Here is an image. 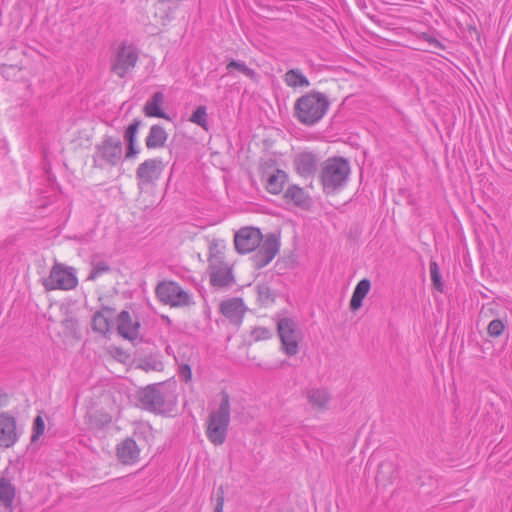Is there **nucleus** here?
<instances>
[{"mask_svg": "<svg viewBox=\"0 0 512 512\" xmlns=\"http://www.w3.org/2000/svg\"><path fill=\"white\" fill-rule=\"evenodd\" d=\"M122 154L121 140L113 136H105L101 143L96 146L93 160L100 167L104 165L116 166L120 162Z\"/></svg>", "mask_w": 512, "mask_h": 512, "instance_id": "1a4fd4ad", "label": "nucleus"}, {"mask_svg": "<svg viewBox=\"0 0 512 512\" xmlns=\"http://www.w3.org/2000/svg\"><path fill=\"white\" fill-rule=\"evenodd\" d=\"M22 431L18 429L14 416L8 412L0 413V447L10 448L18 440Z\"/></svg>", "mask_w": 512, "mask_h": 512, "instance_id": "ddd939ff", "label": "nucleus"}, {"mask_svg": "<svg viewBox=\"0 0 512 512\" xmlns=\"http://www.w3.org/2000/svg\"><path fill=\"white\" fill-rule=\"evenodd\" d=\"M91 271L87 277V280H91V281H94L96 280L98 277H100L101 275L105 274V273H108L111 268L109 266V264L106 262V261H95L93 260L91 262Z\"/></svg>", "mask_w": 512, "mask_h": 512, "instance_id": "c756f323", "label": "nucleus"}, {"mask_svg": "<svg viewBox=\"0 0 512 512\" xmlns=\"http://www.w3.org/2000/svg\"><path fill=\"white\" fill-rule=\"evenodd\" d=\"M226 70L227 74H232L233 71L236 70L253 81H257L258 79V74L256 73V71L248 67L243 61L232 59L230 62L227 63Z\"/></svg>", "mask_w": 512, "mask_h": 512, "instance_id": "cd10ccee", "label": "nucleus"}, {"mask_svg": "<svg viewBox=\"0 0 512 512\" xmlns=\"http://www.w3.org/2000/svg\"><path fill=\"white\" fill-rule=\"evenodd\" d=\"M179 376L186 383L192 379V371L188 364H181L178 369Z\"/></svg>", "mask_w": 512, "mask_h": 512, "instance_id": "e433bc0d", "label": "nucleus"}, {"mask_svg": "<svg viewBox=\"0 0 512 512\" xmlns=\"http://www.w3.org/2000/svg\"><path fill=\"white\" fill-rule=\"evenodd\" d=\"M142 447L136 439L128 437L121 441L116 447L118 460L125 465H132L140 460Z\"/></svg>", "mask_w": 512, "mask_h": 512, "instance_id": "2eb2a0df", "label": "nucleus"}, {"mask_svg": "<svg viewBox=\"0 0 512 512\" xmlns=\"http://www.w3.org/2000/svg\"><path fill=\"white\" fill-rule=\"evenodd\" d=\"M117 331L123 338L134 341L138 338L140 332V322L137 317L123 310L117 317Z\"/></svg>", "mask_w": 512, "mask_h": 512, "instance_id": "4468645a", "label": "nucleus"}, {"mask_svg": "<svg viewBox=\"0 0 512 512\" xmlns=\"http://www.w3.org/2000/svg\"><path fill=\"white\" fill-rule=\"evenodd\" d=\"M139 51L132 44L121 43L111 58L110 70L119 78H125L136 66Z\"/></svg>", "mask_w": 512, "mask_h": 512, "instance_id": "6e6552de", "label": "nucleus"}, {"mask_svg": "<svg viewBox=\"0 0 512 512\" xmlns=\"http://www.w3.org/2000/svg\"><path fill=\"white\" fill-rule=\"evenodd\" d=\"M223 248V242L216 239L209 244L208 271L210 284L218 288L231 286L235 281L231 266L224 261Z\"/></svg>", "mask_w": 512, "mask_h": 512, "instance_id": "423d86ee", "label": "nucleus"}, {"mask_svg": "<svg viewBox=\"0 0 512 512\" xmlns=\"http://www.w3.org/2000/svg\"><path fill=\"white\" fill-rule=\"evenodd\" d=\"M351 166L344 157H329L322 164L319 180L323 192L327 195L334 194L343 189L349 179Z\"/></svg>", "mask_w": 512, "mask_h": 512, "instance_id": "20e7f679", "label": "nucleus"}, {"mask_svg": "<svg viewBox=\"0 0 512 512\" xmlns=\"http://www.w3.org/2000/svg\"><path fill=\"white\" fill-rule=\"evenodd\" d=\"M164 102V94L162 92H155L145 103L144 113L147 117H158L168 119L166 113L161 109Z\"/></svg>", "mask_w": 512, "mask_h": 512, "instance_id": "4be33fe9", "label": "nucleus"}, {"mask_svg": "<svg viewBox=\"0 0 512 512\" xmlns=\"http://www.w3.org/2000/svg\"><path fill=\"white\" fill-rule=\"evenodd\" d=\"M142 447L149 446L154 439L153 428L148 423H140L136 426L133 437Z\"/></svg>", "mask_w": 512, "mask_h": 512, "instance_id": "bb28decb", "label": "nucleus"}, {"mask_svg": "<svg viewBox=\"0 0 512 512\" xmlns=\"http://www.w3.org/2000/svg\"><path fill=\"white\" fill-rule=\"evenodd\" d=\"M258 300L263 304H268L274 301V296L270 287L266 284L257 286Z\"/></svg>", "mask_w": 512, "mask_h": 512, "instance_id": "473e14b6", "label": "nucleus"}, {"mask_svg": "<svg viewBox=\"0 0 512 512\" xmlns=\"http://www.w3.org/2000/svg\"><path fill=\"white\" fill-rule=\"evenodd\" d=\"M142 124L140 119H134L124 133V140L127 144L136 143L137 133Z\"/></svg>", "mask_w": 512, "mask_h": 512, "instance_id": "7c9ffc66", "label": "nucleus"}, {"mask_svg": "<svg viewBox=\"0 0 512 512\" xmlns=\"http://www.w3.org/2000/svg\"><path fill=\"white\" fill-rule=\"evenodd\" d=\"M189 121L193 124L198 125L203 130L208 131L209 130V122H208V114H207V108L204 105L198 106L191 116L189 117Z\"/></svg>", "mask_w": 512, "mask_h": 512, "instance_id": "c85d7f7f", "label": "nucleus"}, {"mask_svg": "<svg viewBox=\"0 0 512 512\" xmlns=\"http://www.w3.org/2000/svg\"><path fill=\"white\" fill-rule=\"evenodd\" d=\"M277 332L285 354L288 356L296 355L299 351V342L302 337L297 323L291 318H282L277 323Z\"/></svg>", "mask_w": 512, "mask_h": 512, "instance_id": "9b49d317", "label": "nucleus"}, {"mask_svg": "<svg viewBox=\"0 0 512 512\" xmlns=\"http://www.w3.org/2000/svg\"><path fill=\"white\" fill-rule=\"evenodd\" d=\"M287 181V173L281 169H276L273 173L267 175L265 188L269 193L277 195L282 192Z\"/></svg>", "mask_w": 512, "mask_h": 512, "instance_id": "5701e85b", "label": "nucleus"}, {"mask_svg": "<svg viewBox=\"0 0 512 512\" xmlns=\"http://www.w3.org/2000/svg\"><path fill=\"white\" fill-rule=\"evenodd\" d=\"M42 284L47 291L72 290L78 285V279L74 268L55 263L49 276L43 279Z\"/></svg>", "mask_w": 512, "mask_h": 512, "instance_id": "0eeeda50", "label": "nucleus"}, {"mask_svg": "<svg viewBox=\"0 0 512 512\" xmlns=\"http://www.w3.org/2000/svg\"><path fill=\"white\" fill-rule=\"evenodd\" d=\"M230 421V397L227 392L222 391L219 406L210 410L205 422V433L210 443L215 446L225 443Z\"/></svg>", "mask_w": 512, "mask_h": 512, "instance_id": "39448f33", "label": "nucleus"}, {"mask_svg": "<svg viewBox=\"0 0 512 512\" xmlns=\"http://www.w3.org/2000/svg\"><path fill=\"white\" fill-rule=\"evenodd\" d=\"M114 314V309L110 307H103L97 311L92 320V329L95 332L105 335L111 328V319Z\"/></svg>", "mask_w": 512, "mask_h": 512, "instance_id": "6ab92c4d", "label": "nucleus"}, {"mask_svg": "<svg viewBox=\"0 0 512 512\" xmlns=\"http://www.w3.org/2000/svg\"><path fill=\"white\" fill-rule=\"evenodd\" d=\"M309 404L317 410L328 409L331 401V394L325 388H311L306 393Z\"/></svg>", "mask_w": 512, "mask_h": 512, "instance_id": "a211bd4d", "label": "nucleus"}, {"mask_svg": "<svg viewBox=\"0 0 512 512\" xmlns=\"http://www.w3.org/2000/svg\"><path fill=\"white\" fill-rule=\"evenodd\" d=\"M62 325L66 329L74 330L77 328V321L74 318H66L63 320Z\"/></svg>", "mask_w": 512, "mask_h": 512, "instance_id": "ea45409f", "label": "nucleus"}, {"mask_svg": "<svg viewBox=\"0 0 512 512\" xmlns=\"http://www.w3.org/2000/svg\"><path fill=\"white\" fill-rule=\"evenodd\" d=\"M488 334L492 337H498L502 334L504 330V325L501 320L494 319L488 325Z\"/></svg>", "mask_w": 512, "mask_h": 512, "instance_id": "c9c22d12", "label": "nucleus"}, {"mask_svg": "<svg viewBox=\"0 0 512 512\" xmlns=\"http://www.w3.org/2000/svg\"><path fill=\"white\" fill-rule=\"evenodd\" d=\"M45 430V422L41 416H37L33 422V432L31 436V442H35Z\"/></svg>", "mask_w": 512, "mask_h": 512, "instance_id": "72a5a7b5", "label": "nucleus"}, {"mask_svg": "<svg viewBox=\"0 0 512 512\" xmlns=\"http://www.w3.org/2000/svg\"><path fill=\"white\" fill-rule=\"evenodd\" d=\"M139 153V148L136 143L127 144V151L125 157L127 159L134 158Z\"/></svg>", "mask_w": 512, "mask_h": 512, "instance_id": "4c0bfd02", "label": "nucleus"}, {"mask_svg": "<svg viewBox=\"0 0 512 512\" xmlns=\"http://www.w3.org/2000/svg\"><path fill=\"white\" fill-rule=\"evenodd\" d=\"M16 495L15 485L6 475L0 477V504L5 509L11 510Z\"/></svg>", "mask_w": 512, "mask_h": 512, "instance_id": "412c9836", "label": "nucleus"}, {"mask_svg": "<svg viewBox=\"0 0 512 512\" xmlns=\"http://www.w3.org/2000/svg\"><path fill=\"white\" fill-rule=\"evenodd\" d=\"M284 198L299 207L307 205L310 200L305 190L298 185H290L285 191Z\"/></svg>", "mask_w": 512, "mask_h": 512, "instance_id": "a878e982", "label": "nucleus"}, {"mask_svg": "<svg viewBox=\"0 0 512 512\" xmlns=\"http://www.w3.org/2000/svg\"><path fill=\"white\" fill-rule=\"evenodd\" d=\"M329 107L330 101L326 94L311 90L296 99L293 116L299 123L311 127L323 119Z\"/></svg>", "mask_w": 512, "mask_h": 512, "instance_id": "f03ea898", "label": "nucleus"}, {"mask_svg": "<svg viewBox=\"0 0 512 512\" xmlns=\"http://www.w3.org/2000/svg\"><path fill=\"white\" fill-rule=\"evenodd\" d=\"M165 164L161 158L147 159L136 169V179L139 188L154 184L161 176Z\"/></svg>", "mask_w": 512, "mask_h": 512, "instance_id": "f8f14e48", "label": "nucleus"}, {"mask_svg": "<svg viewBox=\"0 0 512 512\" xmlns=\"http://www.w3.org/2000/svg\"><path fill=\"white\" fill-rule=\"evenodd\" d=\"M246 307L241 298H231L220 304V312L235 325L242 323Z\"/></svg>", "mask_w": 512, "mask_h": 512, "instance_id": "f3484780", "label": "nucleus"}, {"mask_svg": "<svg viewBox=\"0 0 512 512\" xmlns=\"http://www.w3.org/2000/svg\"><path fill=\"white\" fill-rule=\"evenodd\" d=\"M284 83L290 88H307L310 81L298 68L289 69L283 76Z\"/></svg>", "mask_w": 512, "mask_h": 512, "instance_id": "b1692460", "label": "nucleus"}, {"mask_svg": "<svg viewBox=\"0 0 512 512\" xmlns=\"http://www.w3.org/2000/svg\"><path fill=\"white\" fill-rule=\"evenodd\" d=\"M251 336L255 341L267 340L272 336L271 330L266 327H256L252 330Z\"/></svg>", "mask_w": 512, "mask_h": 512, "instance_id": "f704fd0d", "label": "nucleus"}, {"mask_svg": "<svg viewBox=\"0 0 512 512\" xmlns=\"http://www.w3.org/2000/svg\"><path fill=\"white\" fill-rule=\"evenodd\" d=\"M223 506H224V493L221 490V492L217 494L214 512H223Z\"/></svg>", "mask_w": 512, "mask_h": 512, "instance_id": "58836bf2", "label": "nucleus"}, {"mask_svg": "<svg viewBox=\"0 0 512 512\" xmlns=\"http://www.w3.org/2000/svg\"><path fill=\"white\" fill-rule=\"evenodd\" d=\"M9 396L6 392L0 388V408L6 406L8 404Z\"/></svg>", "mask_w": 512, "mask_h": 512, "instance_id": "a19ab883", "label": "nucleus"}, {"mask_svg": "<svg viewBox=\"0 0 512 512\" xmlns=\"http://www.w3.org/2000/svg\"><path fill=\"white\" fill-rule=\"evenodd\" d=\"M160 302L171 307H184L191 303V297L182 287L174 281H162L155 289Z\"/></svg>", "mask_w": 512, "mask_h": 512, "instance_id": "9d476101", "label": "nucleus"}, {"mask_svg": "<svg viewBox=\"0 0 512 512\" xmlns=\"http://www.w3.org/2000/svg\"><path fill=\"white\" fill-rule=\"evenodd\" d=\"M319 158L317 154L309 151L298 153L293 161L296 172L301 177H310L314 175L318 168Z\"/></svg>", "mask_w": 512, "mask_h": 512, "instance_id": "dca6fc26", "label": "nucleus"}, {"mask_svg": "<svg viewBox=\"0 0 512 512\" xmlns=\"http://www.w3.org/2000/svg\"><path fill=\"white\" fill-rule=\"evenodd\" d=\"M234 246L240 254H247L257 249L252 257V261L256 269H262L279 252L280 241L279 237L274 233H269L264 237L258 228L243 227L234 235Z\"/></svg>", "mask_w": 512, "mask_h": 512, "instance_id": "f257e3e1", "label": "nucleus"}, {"mask_svg": "<svg viewBox=\"0 0 512 512\" xmlns=\"http://www.w3.org/2000/svg\"><path fill=\"white\" fill-rule=\"evenodd\" d=\"M430 276L434 288L439 292H443V283L441 281L439 266L435 261L430 263Z\"/></svg>", "mask_w": 512, "mask_h": 512, "instance_id": "2f4dec72", "label": "nucleus"}, {"mask_svg": "<svg viewBox=\"0 0 512 512\" xmlns=\"http://www.w3.org/2000/svg\"><path fill=\"white\" fill-rule=\"evenodd\" d=\"M168 139V133L159 124H154L150 127L148 135L145 138V145L148 149L163 148Z\"/></svg>", "mask_w": 512, "mask_h": 512, "instance_id": "aec40b11", "label": "nucleus"}, {"mask_svg": "<svg viewBox=\"0 0 512 512\" xmlns=\"http://www.w3.org/2000/svg\"><path fill=\"white\" fill-rule=\"evenodd\" d=\"M371 283L368 279L364 278L360 280L351 297L350 300V309L353 311L358 310L362 306L363 299L367 296L370 291Z\"/></svg>", "mask_w": 512, "mask_h": 512, "instance_id": "393cba45", "label": "nucleus"}, {"mask_svg": "<svg viewBox=\"0 0 512 512\" xmlns=\"http://www.w3.org/2000/svg\"><path fill=\"white\" fill-rule=\"evenodd\" d=\"M137 398L141 408L153 413H170L176 406L174 391L164 383L146 386L138 392Z\"/></svg>", "mask_w": 512, "mask_h": 512, "instance_id": "7ed1b4c3", "label": "nucleus"}]
</instances>
